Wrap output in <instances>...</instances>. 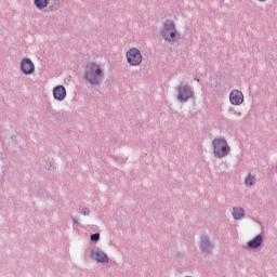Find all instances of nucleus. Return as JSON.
<instances>
[{"instance_id":"aec40b11","label":"nucleus","mask_w":277,"mask_h":277,"mask_svg":"<svg viewBox=\"0 0 277 277\" xmlns=\"http://www.w3.org/2000/svg\"><path fill=\"white\" fill-rule=\"evenodd\" d=\"M71 222H72V224H74V226H75V224H77L79 221H78L77 219H75V216H72V217H71Z\"/></svg>"},{"instance_id":"9d476101","label":"nucleus","mask_w":277,"mask_h":277,"mask_svg":"<svg viewBox=\"0 0 277 277\" xmlns=\"http://www.w3.org/2000/svg\"><path fill=\"white\" fill-rule=\"evenodd\" d=\"M67 96L66 87L58 84L53 89V97L55 101H64Z\"/></svg>"},{"instance_id":"423d86ee","label":"nucleus","mask_w":277,"mask_h":277,"mask_svg":"<svg viewBox=\"0 0 277 277\" xmlns=\"http://www.w3.org/2000/svg\"><path fill=\"white\" fill-rule=\"evenodd\" d=\"M199 248L203 254H213V250H215V246L207 235L200 237Z\"/></svg>"},{"instance_id":"dca6fc26","label":"nucleus","mask_w":277,"mask_h":277,"mask_svg":"<svg viewBox=\"0 0 277 277\" xmlns=\"http://www.w3.org/2000/svg\"><path fill=\"white\" fill-rule=\"evenodd\" d=\"M90 239H91V241H93L94 243H97V241H101V234H98V233L91 234V235H90Z\"/></svg>"},{"instance_id":"f8f14e48","label":"nucleus","mask_w":277,"mask_h":277,"mask_svg":"<svg viewBox=\"0 0 277 277\" xmlns=\"http://www.w3.org/2000/svg\"><path fill=\"white\" fill-rule=\"evenodd\" d=\"M232 215L234 220H242V217H246V210H243V208L234 207Z\"/></svg>"},{"instance_id":"6ab92c4d","label":"nucleus","mask_w":277,"mask_h":277,"mask_svg":"<svg viewBox=\"0 0 277 277\" xmlns=\"http://www.w3.org/2000/svg\"><path fill=\"white\" fill-rule=\"evenodd\" d=\"M48 170L49 172H53L55 170V167H53V164L50 163V168Z\"/></svg>"},{"instance_id":"7ed1b4c3","label":"nucleus","mask_w":277,"mask_h":277,"mask_svg":"<svg viewBox=\"0 0 277 277\" xmlns=\"http://www.w3.org/2000/svg\"><path fill=\"white\" fill-rule=\"evenodd\" d=\"M213 155L216 159H224L230 155V145L224 136L215 137L212 141Z\"/></svg>"},{"instance_id":"a211bd4d","label":"nucleus","mask_w":277,"mask_h":277,"mask_svg":"<svg viewBox=\"0 0 277 277\" xmlns=\"http://www.w3.org/2000/svg\"><path fill=\"white\" fill-rule=\"evenodd\" d=\"M234 116H238V118H241L242 114L239 110H234Z\"/></svg>"},{"instance_id":"4468645a","label":"nucleus","mask_w":277,"mask_h":277,"mask_svg":"<svg viewBox=\"0 0 277 277\" xmlns=\"http://www.w3.org/2000/svg\"><path fill=\"white\" fill-rule=\"evenodd\" d=\"M62 8V0H50L49 9L51 12H57Z\"/></svg>"},{"instance_id":"2eb2a0df","label":"nucleus","mask_w":277,"mask_h":277,"mask_svg":"<svg viewBox=\"0 0 277 277\" xmlns=\"http://www.w3.org/2000/svg\"><path fill=\"white\" fill-rule=\"evenodd\" d=\"M245 184L249 187L254 185V175H251L250 173L245 179Z\"/></svg>"},{"instance_id":"39448f33","label":"nucleus","mask_w":277,"mask_h":277,"mask_svg":"<svg viewBox=\"0 0 277 277\" xmlns=\"http://www.w3.org/2000/svg\"><path fill=\"white\" fill-rule=\"evenodd\" d=\"M127 62L129 66H140L142 64V51L137 48H131L126 53Z\"/></svg>"},{"instance_id":"6e6552de","label":"nucleus","mask_w":277,"mask_h":277,"mask_svg":"<svg viewBox=\"0 0 277 277\" xmlns=\"http://www.w3.org/2000/svg\"><path fill=\"white\" fill-rule=\"evenodd\" d=\"M19 68L23 75L29 76L36 72V65H34V62L31 61V58H23L21 61Z\"/></svg>"},{"instance_id":"ddd939ff","label":"nucleus","mask_w":277,"mask_h":277,"mask_svg":"<svg viewBox=\"0 0 277 277\" xmlns=\"http://www.w3.org/2000/svg\"><path fill=\"white\" fill-rule=\"evenodd\" d=\"M50 3L51 0H34V4L38 10H44Z\"/></svg>"},{"instance_id":"9b49d317","label":"nucleus","mask_w":277,"mask_h":277,"mask_svg":"<svg viewBox=\"0 0 277 277\" xmlns=\"http://www.w3.org/2000/svg\"><path fill=\"white\" fill-rule=\"evenodd\" d=\"M247 246H248V248H250V250H259V248H261V246H263V235L259 234L253 239L248 241Z\"/></svg>"},{"instance_id":"f03ea898","label":"nucleus","mask_w":277,"mask_h":277,"mask_svg":"<svg viewBox=\"0 0 277 277\" xmlns=\"http://www.w3.org/2000/svg\"><path fill=\"white\" fill-rule=\"evenodd\" d=\"M159 34L168 44H174L181 38L179 30H176V24L172 19H167L162 23Z\"/></svg>"},{"instance_id":"1a4fd4ad","label":"nucleus","mask_w":277,"mask_h":277,"mask_svg":"<svg viewBox=\"0 0 277 277\" xmlns=\"http://www.w3.org/2000/svg\"><path fill=\"white\" fill-rule=\"evenodd\" d=\"M229 103L230 105L239 106L242 105L243 103V92L234 89L229 93Z\"/></svg>"},{"instance_id":"f257e3e1","label":"nucleus","mask_w":277,"mask_h":277,"mask_svg":"<svg viewBox=\"0 0 277 277\" xmlns=\"http://www.w3.org/2000/svg\"><path fill=\"white\" fill-rule=\"evenodd\" d=\"M84 79L90 85H101L105 79V69L103 65L96 62H90L84 67Z\"/></svg>"},{"instance_id":"20e7f679","label":"nucleus","mask_w":277,"mask_h":277,"mask_svg":"<svg viewBox=\"0 0 277 277\" xmlns=\"http://www.w3.org/2000/svg\"><path fill=\"white\" fill-rule=\"evenodd\" d=\"M176 101L177 103H188L189 101L196 98L194 88L189 84H180L175 88Z\"/></svg>"},{"instance_id":"f3484780","label":"nucleus","mask_w":277,"mask_h":277,"mask_svg":"<svg viewBox=\"0 0 277 277\" xmlns=\"http://www.w3.org/2000/svg\"><path fill=\"white\" fill-rule=\"evenodd\" d=\"M80 215H84V217H88V215H90V209L89 208H81L79 211Z\"/></svg>"},{"instance_id":"0eeeda50","label":"nucleus","mask_w":277,"mask_h":277,"mask_svg":"<svg viewBox=\"0 0 277 277\" xmlns=\"http://www.w3.org/2000/svg\"><path fill=\"white\" fill-rule=\"evenodd\" d=\"M90 259L96 261V263H102L103 265L109 263V256H107L101 248L93 249L90 253Z\"/></svg>"}]
</instances>
